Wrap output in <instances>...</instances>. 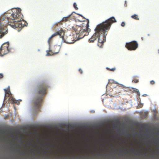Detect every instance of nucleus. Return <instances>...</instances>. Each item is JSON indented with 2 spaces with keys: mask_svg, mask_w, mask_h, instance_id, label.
Returning a JSON list of instances; mask_svg holds the SVG:
<instances>
[{
  "mask_svg": "<svg viewBox=\"0 0 159 159\" xmlns=\"http://www.w3.org/2000/svg\"><path fill=\"white\" fill-rule=\"evenodd\" d=\"M59 51V49L58 46L56 45L54 46L52 50L47 51V56H51L53 54H56Z\"/></svg>",
  "mask_w": 159,
  "mask_h": 159,
  "instance_id": "9",
  "label": "nucleus"
},
{
  "mask_svg": "<svg viewBox=\"0 0 159 159\" xmlns=\"http://www.w3.org/2000/svg\"><path fill=\"white\" fill-rule=\"evenodd\" d=\"M106 69L109 70V71H114L115 70H116V68H112L111 69H110L108 67H107L106 68Z\"/></svg>",
  "mask_w": 159,
  "mask_h": 159,
  "instance_id": "13",
  "label": "nucleus"
},
{
  "mask_svg": "<svg viewBox=\"0 0 159 159\" xmlns=\"http://www.w3.org/2000/svg\"><path fill=\"white\" fill-rule=\"evenodd\" d=\"M138 43L135 41H133L126 43V48L129 50H135L138 48Z\"/></svg>",
  "mask_w": 159,
  "mask_h": 159,
  "instance_id": "6",
  "label": "nucleus"
},
{
  "mask_svg": "<svg viewBox=\"0 0 159 159\" xmlns=\"http://www.w3.org/2000/svg\"><path fill=\"white\" fill-rule=\"evenodd\" d=\"M140 107H142V106H140Z\"/></svg>",
  "mask_w": 159,
  "mask_h": 159,
  "instance_id": "28",
  "label": "nucleus"
},
{
  "mask_svg": "<svg viewBox=\"0 0 159 159\" xmlns=\"http://www.w3.org/2000/svg\"><path fill=\"white\" fill-rule=\"evenodd\" d=\"M48 86L46 82L39 84L36 88L35 95L33 100L32 103L36 109L39 110L41 107L44 96L47 94V90Z\"/></svg>",
  "mask_w": 159,
  "mask_h": 159,
  "instance_id": "3",
  "label": "nucleus"
},
{
  "mask_svg": "<svg viewBox=\"0 0 159 159\" xmlns=\"http://www.w3.org/2000/svg\"><path fill=\"white\" fill-rule=\"evenodd\" d=\"M125 25V23L124 22H123L121 24V26L122 27H124Z\"/></svg>",
  "mask_w": 159,
  "mask_h": 159,
  "instance_id": "17",
  "label": "nucleus"
},
{
  "mask_svg": "<svg viewBox=\"0 0 159 159\" xmlns=\"http://www.w3.org/2000/svg\"><path fill=\"white\" fill-rule=\"evenodd\" d=\"M4 90L5 92V96L4 97L5 100H6L7 97H8V100L10 102H12L13 103H18V101L15 100V99L11 96V92L10 91V87L9 86L7 89H4Z\"/></svg>",
  "mask_w": 159,
  "mask_h": 159,
  "instance_id": "5",
  "label": "nucleus"
},
{
  "mask_svg": "<svg viewBox=\"0 0 159 159\" xmlns=\"http://www.w3.org/2000/svg\"><path fill=\"white\" fill-rule=\"evenodd\" d=\"M140 107H142V106H140Z\"/></svg>",
  "mask_w": 159,
  "mask_h": 159,
  "instance_id": "29",
  "label": "nucleus"
},
{
  "mask_svg": "<svg viewBox=\"0 0 159 159\" xmlns=\"http://www.w3.org/2000/svg\"><path fill=\"white\" fill-rule=\"evenodd\" d=\"M150 83L152 85V84H155V82L154 80H152L150 81Z\"/></svg>",
  "mask_w": 159,
  "mask_h": 159,
  "instance_id": "16",
  "label": "nucleus"
},
{
  "mask_svg": "<svg viewBox=\"0 0 159 159\" xmlns=\"http://www.w3.org/2000/svg\"><path fill=\"white\" fill-rule=\"evenodd\" d=\"M158 53H159V49L158 50Z\"/></svg>",
  "mask_w": 159,
  "mask_h": 159,
  "instance_id": "25",
  "label": "nucleus"
},
{
  "mask_svg": "<svg viewBox=\"0 0 159 159\" xmlns=\"http://www.w3.org/2000/svg\"><path fill=\"white\" fill-rule=\"evenodd\" d=\"M73 6L74 7L76 10H78V8L77 7V5L75 2H74L73 4Z\"/></svg>",
  "mask_w": 159,
  "mask_h": 159,
  "instance_id": "15",
  "label": "nucleus"
},
{
  "mask_svg": "<svg viewBox=\"0 0 159 159\" xmlns=\"http://www.w3.org/2000/svg\"><path fill=\"white\" fill-rule=\"evenodd\" d=\"M3 77V75L2 74H0V78H2Z\"/></svg>",
  "mask_w": 159,
  "mask_h": 159,
  "instance_id": "19",
  "label": "nucleus"
},
{
  "mask_svg": "<svg viewBox=\"0 0 159 159\" xmlns=\"http://www.w3.org/2000/svg\"><path fill=\"white\" fill-rule=\"evenodd\" d=\"M72 14L69 15V16L63 17L62 20L63 21H66L68 20L69 18L71 16Z\"/></svg>",
  "mask_w": 159,
  "mask_h": 159,
  "instance_id": "11",
  "label": "nucleus"
},
{
  "mask_svg": "<svg viewBox=\"0 0 159 159\" xmlns=\"http://www.w3.org/2000/svg\"><path fill=\"white\" fill-rule=\"evenodd\" d=\"M116 22L114 17L112 16L97 25L94 29L95 33L89 39V42L93 43L98 38V45L100 47H102L106 41L107 33L110 30L112 24Z\"/></svg>",
  "mask_w": 159,
  "mask_h": 159,
  "instance_id": "2",
  "label": "nucleus"
},
{
  "mask_svg": "<svg viewBox=\"0 0 159 159\" xmlns=\"http://www.w3.org/2000/svg\"><path fill=\"white\" fill-rule=\"evenodd\" d=\"M136 89V90H134V91H135L136 92H139V91L138 89Z\"/></svg>",
  "mask_w": 159,
  "mask_h": 159,
  "instance_id": "20",
  "label": "nucleus"
},
{
  "mask_svg": "<svg viewBox=\"0 0 159 159\" xmlns=\"http://www.w3.org/2000/svg\"><path fill=\"white\" fill-rule=\"evenodd\" d=\"M21 155H23V154H24V153H23V152H21Z\"/></svg>",
  "mask_w": 159,
  "mask_h": 159,
  "instance_id": "24",
  "label": "nucleus"
},
{
  "mask_svg": "<svg viewBox=\"0 0 159 159\" xmlns=\"http://www.w3.org/2000/svg\"><path fill=\"white\" fill-rule=\"evenodd\" d=\"M139 80L135 79L132 80V82L135 83H137L139 82Z\"/></svg>",
  "mask_w": 159,
  "mask_h": 159,
  "instance_id": "14",
  "label": "nucleus"
},
{
  "mask_svg": "<svg viewBox=\"0 0 159 159\" xmlns=\"http://www.w3.org/2000/svg\"><path fill=\"white\" fill-rule=\"evenodd\" d=\"M132 88V89H134V88Z\"/></svg>",
  "mask_w": 159,
  "mask_h": 159,
  "instance_id": "27",
  "label": "nucleus"
},
{
  "mask_svg": "<svg viewBox=\"0 0 159 159\" xmlns=\"http://www.w3.org/2000/svg\"><path fill=\"white\" fill-rule=\"evenodd\" d=\"M9 47V43L7 42L4 43L1 46L0 48V53L3 54H5L8 53L9 51V50L8 48Z\"/></svg>",
  "mask_w": 159,
  "mask_h": 159,
  "instance_id": "7",
  "label": "nucleus"
},
{
  "mask_svg": "<svg viewBox=\"0 0 159 159\" xmlns=\"http://www.w3.org/2000/svg\"><path fill=\"white\" fill-rule=\"evenodd\" d=\"M80 16H81L82 17V15H80Z\"/></svg>",
  "mask_w": 159,
  "mask_h": 159,
  "instance_id": "26",
  "label": "nucleus"
},
{
  "mask_svg": "<svg viewBox=\"0 0 159 159\" xmlns=\"http://www.w3.org/2000/svg\"><path fill=\"white\" fill-rule=\"evenodd\" d=\"M61 31H58L57 32H56L54 34L52 35L50 37L48 40V43L49 45H50V43H51L52 42V38L58 35H61Z\"/></svg>",
  "mask_w": 159,
  "mask_h": 159,
  "instance_id": "10",
  "label": "nucleus"
},
{
  "mask_svg": "<svg viewBox=\"0 0 159 159\" xmlns=\"http://www.w3.org/2000/svg\"><path fill=\"white\" fill-rule=\"evenodd\" d=\"M55 25H58V23H56L55 24Z\"/></svg>",
  "mask_w": 159,
  "mask_h": 159,
  "instance_id": "22",
  "label": "nucleus"
},
{
  "mask_svg": "<svg viewBox=\"0 0 159 159\" xmlns=\"http://www.w3.org/2000/svg\"><path fill=\"white\" fill-rule=\"evenodd\" d=\"M124 91V89H122V90H121V91H122V92H123V91Z\"/></svg>",
  "mask_w": 159,
  "mask_h": 159,
  "instance_id": "23",
  "label": "nucleus"
},
{
  "mask_svg": "<svg viewBox=\"0 0 159 159\" xmlns=\"http://www.w3.org/2000/svg\"><path fill=\"white\" fill-rule=\"evenodd\" d=\"M21 9L19 8H15L9 11L11 16L5 15L1 17L0 25V38L7 34L6 30L7 24L12 27L22 28L27 25V23L23 20V16L21 13Z\"/></svg>",
  "mask_w": 159,
  "mask_h": 159,
  "instance_id": "1",
  "label": "nucleus"
},
{
  "mask_svg": "<svg viewBox=\"0 0 159 159\" xmlns=\"http://www.w3.org/2000/svg\"><path fill=\"white\" fill-rule=\"evenodd\" d=\"M131 17L134 20H139V18H138V15L136 14L134 15L131 16Z\"/></svg>",
  "mask_w": 159,
  "mask_h": 159,
  "instance_id": "12",
  "label": "nucleus"
},
{
  "mask_svg": "<svg viewBox=\"0 0 159 159\" xmlns=\"http://www.w3.org/2000/svg\"><path fill=\"white\" fill-rule=\"evenodd\" d=\"M79 72L81 73V74H82L83 73V71H82V70L80 68L79 69Z\"/></svg>",
  "mask_w": 159,
  "mask_h": 159,
  "instance_id": "18",
  "label": "nucleus"
},
{
  "mask_svg": "<svg viewBox=\"0 0 159 159\" xmlns=\"http://www.w3.org/2000/svg\"><path fill=\"white\" fill-rule=\"evenodd\" d=\"M89 20H88L87 21L82 24V26L78 25L72 26V30L75 31L76 34H79V36L80 38H83L86 35L85 33L89 32L90 31L89 28Z\"/></svg>",
  "mask_w": 159,
  "mask_h": 159,
  "instance_id": "4",
  "label": "nucleus"
},
{
  "mask_svg": "<svg viewBox=\"0 0 159 159\" xmlns=\"http://www.w3.org/2000/svg\"><path fill=\"white\" fill-rule=\"evenodd\" d=\"M135 150H134V149H133V150H132V152H135Z\"/></svg>",
  "mask_w": 159,
  "mask_h": 159,
  "instance_id": "21",
  "label": "nucleus"
},
{
  "mask_svg": "<svg viewBox=\"0 0 159 159\" xmlns=\"http://www.w3.org/2000/svg\"><path fill=\"white\" fill-rule=\"evenodd\" d=\"M64 42L69 44H72L74 43L76 40H75V36L73 35H70L67 36L66 39H64L63 37H62Z\"/></svg>",
  "mask_w": 159,
  "mask_h": 159,
  "instance_id": "8",
  "label": "nucleus"
}]
</instances>
